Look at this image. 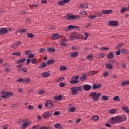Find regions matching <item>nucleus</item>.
I'll use <instances>...</instances> for the list:
<instances>
[{
  "label": "nucleus",
  "mask_w": 129,
  "mask_h": 129,
  "mask_svg": "<svg viewBox=\"0 0 129 129\" xmlns=\"http://www.w3.org/2000/svg\"><path fill=\"white\" fill-rule=\"evenodd\" d=\"M108 121L109 123H111V124H116V123H120L121 122H122L121 116L112 117L108 120Z\"/></svg>",
  "instance_id": "1"
},
{
  "label": "nucleus",
  "mask_w": 129,
  "mask_h": 129,
  "mask_svg": "<svg viewBox=\"0 0 129 129\" xmlns=\"http://www.w3.org/2000/svg\"><path fill=\"white\" fill-rule=\"evenodd\" d=\"M89 96H91L93 97L92 100L93 101H97L98 99H99V97L101 96V94L100 93H98V94L95 92H93L89 94Z\"/></svg>",
  "instance_id": "2"
},
{
  "label": "nucleus",
  "mask_w": 129,
  "mask_h": 129,
  "mask_svg": "<svg viewBox=\"0 0 129 129\" xmlns=\"http://www.w3.org/2000/svg\"><path fill=\"white\" fill-rule=\"evenodd\" d=\"M45 106L46 108H53L54 107V104L51 101H47L45 103Z\"/></svg>",
  "instance_id": "3"
},
{
  "label": "nucleus",
  "mask_w": 129,
  "mask_h": 129,
  "mask_svg": "<svg viewBox=\"0 0 129 129\" xmlns=\"http://www.w3.org/2000/svg\"><path fill=\"white\" fill-rule=\"evenodd\" d=\"M72 35L76 40L77 39H81V38H82V35L80 34V33H78L76 32H73Z\"/></svg>",
  "instance_id": "4"
},
{
  "label": "nucleus",
  "mask_w": 129,
  "mask_h": 129,
  "mask_svg": "<svg viewBox=\"0 0 129 129\" xmlns=\"http://www.w3.org/2000/svg\"><path fill=\"white\" fill-rule=\"evenodd\" d=\"M109 26H113V27H117L118 26V22L116 21H110L108 22Z\"/></svg>",
  "instance_id": "5"
},
{
  "label": "nucleus",
  "mask_w": 129,
  "mask_h": 129,
  "mask_svg": "<svg viewBox=\"0 0 129 129\" xmlns=\"http://www.w3.org/2000/svg\"><path fill=\"white\" fill-rule=\"evenodd\" d=\"M14 95V94L12 92H7V93L5 95H2L1 97L2 98H10V96H13Z\"/></svg>",
  "instance_id": "6"
},
{
  "label": "nucleus",
  "mask_w": 129,
  "mask_h": 129,
  "mask_svg": "<svg viewBox=\"0 0 129 129\" xmlns=\"http://www.w3.org/2000/svg\"><path fill=\"white\" fill-rule=\"evenodd\" d=\"M71 90L73 95H77L78 94V91L77 90V87H74L71 88Z\"/></svg>",
  "instance_id": "7"
},
{
  "label": "nucleus",
  "mask_w": 129,
  "mask_h": 129,
  "mask_svg": "<svg viewBox=\"0 0 129 129\" xmlns=\"http://www.w3.org/2000/svg\"><path fill=\"white\" fill-rule=\"evenodd\" d=\"M8 33H9V30H8L7 28H2L0 29L1 35H6V34H8Z\"/></svg>",
  "instance_id": "8"
},
{
  "label": "nucleus",
  "mask_w": 129,
  "mask_h": 129,
  "mask_svg": "<svg viewBox=\"0 0 129 129\" xmlns=\"http://www.w3.org/2000/svg\"><path fill=\"white\" fill-rule=\"evenodd\" d=\"M101 86H102V84H101V83L95 84L92 85V89L93 90L98 89V88H100Z\"/></svg>",
  "instance_id": "9"
},
{
  "label": "nucleus",
  "mask_w": 129,
  "mask_h": 129,
  "mask_svg": "<svg viewBox=\"0 0 129 129\" xmlns=\"http://www.w3.org/2000/svg\"><path fill=\"white\" fill-rule=\"evenodd\" d=\"M83 87H84V90H85V91H89V90H91V86L90 85H84Z\"/></svg>",
  "instance_id": "10"
},
{
  "label": "nucleus",
  "mask_w": 129,
  "mask_h": 129,
  "mask_svg": "<svg viewBox=\"0 0 129 129\" xmlns=\"http://www.w3.org/2000/svg\"><path fill=\"white\" fill-rule=\"evenodd\" d=\"M68 30H73L74 29H77V30H80V27L70 25L68 26Z\"/></svg>",
  "instance_id": "11"
},
{
  "label": "nucleus",
  "mask_w": 129,
  "mask_h": 129,
  "mask_svg": "<svg viewBox=\"0 0 129 129\" xmlns=\"http://www.w3.org/2000/svg\"><path fill=\"white\" fill-rule=\"evenodd\" d=\"M70 2V0H63V1H60L58 2V4L59 6H64L65 4H67Z\"/></svg>",
  "instance_id": "12"
},
{
  "label": "nucleus",
  "mask_w": 129,
  "mask_h": 129,
  "mask_svg": "<svg viewBox=\"0 0 129 129\" xmlns=\"http://www.w3.org/2000/svg\"><path fill=\"white\" fill-rule=\"evenodd\" d=\"M60 37H61V35L58 34V33H56L52 35L51 39L52 40H58V39H59Z\"/></svg>",
  "instance_id": "13"
},
{
  "label": "nucleus",
  "mask_w": 129,
  "mask_h": 129,
  "mask_svg": "<svg viewBox=\"0 0 129 129\" xmlns=\"http://www.w3.org/2000/svg\"><path fill=\"white\" fill-rule=\"evenodd\" d=\"M51 113L49 112V111H46L44 113L43 116L44 118H49V117H51Z\"/></svg>",
  "instance_id": "14"
},
{
  "label": "nucleus",
  "mask_w": 129,
  "mask_h": 129,
  "mask_svg": "<svg viewBox=\"0 0 129 129\" xmlns=\"http://www.w3.org/2000/svg\"><path fill=\"white\" fill-rule=\"evenodd\" d=\"M54 98L55 99V100H62V98H63V96L62 95V94H60L59 96H55L54 97Z\"/></svg>",
  "instance_id": "15"
},
{
  "label": "nucleus",
  "mask_w": 129,
  "mask_h": 129,
  "mask_svg": "<svg viewBox=\"0 0 129 129\" xmlns=\"http://www.w3.org/2000/svg\"><path fill=\"white\" fill-rule=\"evenodd\" d=\"M103 14H105V15H109V14H111L113 11L112 10H102Z\"/></svg>",
  "instance_id": "16"
},
{
  "label": "nucleus",
  "mask_w": 129,
  "mask_h": 129,
  "mask_svg": "<svg viewBox=\"0 0 129 129\" xmlns=\"http://www.w3.org/2000/svg\"><path fill=\"white\" fill-rule=\"evenodd\" d=\"M47 52H49V53H54V52H56V49L53 47H49L47 49Z\"/></svg>",
  "instance_id": "17"
},
{
  "label": "nucleus",
  "mask_w": 129,
  "mask_h": 129,
  "mask_svg": "<svg viewBox=\"0 0 129 129\" xmlns=\"http://www.w3.org/2000/svg\"><path fill=\"white\" fill-rule=\"evenodd\" d=\"M18 33H20V34H24V33H26L27 32L26 28H20L18 29Z\"/></svg>",
  "instance_id": "18"
},
{
  "label": "nucleus",
  "mask_w": 129,
  "mask_h": 129,
  "mask_svg": "<svg viewBox=\"0 0 129 129\" xmlns=\"http://www.w3.org/2000/svg\"><path fill=\"white\" fill-rule=\"evenodd\" d=\"M78 56V52H73L70 54V57L72 58H75Z\"/></svg>",
  "instance_id": "19"
},
{
  "label": "nucleus",
  "mask_w": 129,
  "mask_h": 129,
  "mask_svg": "<svg viewBox=\"0 0 129 129\" xmlns=\"http://www.w3.org/2000/svg\"><path fill=\"white\" fill-rule=\"evenodd\" d=\"M26 58H22L21 59H18L16 61V64H22L26 61Z\"/></svg>",
  "instance_id": "20"
},
{
  "label": "nucleus",
  "mask_w": 129,
  "mask_h": 129,
  "mask_svg": "<svg viewBox=\"0 0 129 129\" xmlns=\"http://www.w3.org/2000/svg\"><path fill=\"white\" fill-rule=\"evenodd\" d=\"M114 56L113 55V52H110L107 55V59H112Z\"/></svg>",
  "instance_id": "21"
},
{
  "label": "nucleus",
  "mask_w": 129,
  "mask_h": 129,
  "mask_svg": "<svg viewBox=\"0 0 129 129\" xmlns=\"http://www.w3.org/2000/svg\"><path fill=\"white\" fill-rule=\"evenodd\" d=\"M30 124V122H24L22 125V128L25 129Z\"/></svg>",
  "instance_id": "22"
},
{
  "label": "nucleus",
  "mask_w": 129,
  "mask_h": 129,
  "mask_svg": "<svg viewBox=\"0 0 129 129\" xmlns=\"http://www.w3.org/2000/svg\"><path fill=\"white\" fill-rule=\"evenodd\" d=\"M79 8H81V9H87V8H88V5L86 3H83L81 5Z\"/></svg>",
  "instance_id": "23"
},
{
  "label": "nucleus",
  "mask_w": 129,
  "mask_h": 129,
  "mask_svg": "<svg viewBox=\"0 0 129 129\" xmlns=\"http://www.w3.org/2000/svg\"><path fill=\"white\" fill-rule=\"evenodd\" d=\"M42 77H48V76H50V74L48 72H44L41 74Z\"/></svg>",
  "instance_id": "24"
},
{
  "label": "nucleus",
  "mask_w": 129,
  "mask_h": 129,
  "mask_svg": "<svg viewBox=\"0 0 129 129\" xmlns=\"http://www.w3.org/2000/svg\"><path fill=\"white\" fill-rule=\"evenodd\" d=\"M67 20H74L73 14H69L67 15Z\"/></svg>",
  "instance_id": "25"
},
{
  "label": "nucleus",
  "mask_w": 129,
  "mask_h": 129,
  "mask_svg": "<svg viewBox=\"0 0 129 129\" xmlns=\"http://www.w3.org/2000/svg\"><path fill=\"white\" fill-rule=\"evenodd\" d=\"M87 77V76H86V74L82 75L80 78L81 81H85L86 80Z\"/></svg>",
  "instance_id": "26"
},
{
  "label": "nucleus",
  "mask_w": 129,
  "mask_h": 129,
  "mask_svg": "<svg viewBox=\"0 0 129 129\" xmlns=\"http://www.w3.org/2000/svg\"><path fill=\"white\" fill-rule=\"evenodd\" d=\"M54 62H55V60L49 59L47 61L46 63L48 65H51L52 64H54Z\"/></svg>",
  "instance_id": "27"
},
{
  "label": "nucleus",
  "mask_w": 129,
  "mask_h": 129,
  "mask_svg": "<svg viewBox=\"0 0 129 129\" xmlns=\"http://www.w3.org/2000/svg\"><path fill=\"white\" fill-rule=\"evenodd\" d=\"M121 53L123 54H127V55L128 54H129V51L128 50L123 49L121 50Z\"/></svg>",
  "instance_id": "28"
},
{
  "label": "nucleus",
  "mask_w": 129,
  "mask_h": 129,
  "mask_svg": "<svg viewBox=\"0 0 129 129\" xmlns=\"http://www.w3.org/2000/svg\"><path fill=\"white\" fill-rule=\"evenodd\" d=\"M125 85H129V80L121 83V86L122 87H123V86H125Z\"/></svg>",
  "instance_id": "29"
},
{
  "label": "nucleus",
  "mask_w": 129,
  "mask_h": 129,
  "mask_svg": "<svg viewBox=\"0 0 129 129\" xmlns=\"http://www.w3.org/2000/svg\"><path fill=\"white\" fill-rule=\"evenodd\" d=\"M102 100H103L104 101H106L107 100H108V96L106 95H103L101 97Z\"/></svg>",
  "instance_id": "30"
},
{
  "label": "nucleus",
  "mask_w": 129,
  "mask_h": 129,
  "mask_svg": "<svg viewBox=\"0 0 129 129\" xmlns=\"http://www.w3.org/2000/svg\"><path fill=\"white\" fill-rule=\"evenodd\" d=\"M121 116V121L123 122V121H125L126 119H127V117H126V115H123Z\"/></svg>",
  "instance_id": "31"
},
{
  "label": "nucleus",
  "mask_w": 129,
  "mask_h": 129,
  "mask_svg": "<svg viewBox=\"0 0 129 129\" xmlns=\"http://www.w3.org/2000/svg\"><path fill=\"white\" fill-rule=\"evenodd\" d=\"M105 66L106 68H108L109 70H111V69H112V65L110 63H107Z\"/></svg>",
  "instance_id": "32"
},
{
  "label": "nucleus",
  "mask_w": 129,
  "mask_h": 129,
  "mask_svg": "<svg viewBox=\"0 0 129 129\" xmlns=\"http://www.w3.org/2000/svg\"><path fill=\"white\" fill-rule=\"evenodd\" d=\"M12 55H13V56H16L17 57H19L21 56V54L20 52H16L12 53Z\"/></svg>",
  "instance_id": "33"
},
{
  "label": "nucleus",
  "mask_w": 129,
  "mask_h": 129,
  "mask_svg": "<svg viewBox=\"0 0 129 129\" xmlns=\"http://www.w3.org/2000/svg\"><path fill=\"white\" fill-rule=\"evenodd\" d=\"M22 66H23V64H19L16 66V68H18L17 71L18 72H21L22 71Z\"/></svg>",
  "instance_id": "34"
},
{
  "label": "nucleus",
  "mask_w": 129,
  "mask_h": 129,
  "mask_svg": "<svg viewBox=\"0 0 129 129\" xmlns=\"http://www.w3.org/2000/svg\"><path fill=\"white\" fill-rule=\"evenodd\" d=\"M67 67H65V66H61L60 67V70L61 71H66V70H67Z\"/></svg>",
  "instance_id": "35"
},
{
  "label": "nucleus",
  "mask_w": 129,
  "mask_h": 129,
  "mask_svg": "<svg viewBox=\"0 0 129 129\" xmlns=\"http://www.w3.org/2000/svg\"><path fill=\"white\" fill-rule=\"evenodd\" d=\"M27 37H28V38H30V39L34 38V34H33L32 33H29V32L27 33Z\"/></svg>",
  "instance_id": "36"
},
{
  "label": "nucleus",
  "mask_w": 129,
  "mask_h": 129,
  "mask_svg": "<svg viewBox=\"0 0 129 129\" xmlns=\"http://www.w3.org/2000/svg\"><path fill=\"white\" fill-rule=\"evenodd\" d=\"M117 111V110L116 109H112L109 111V113H110V114L115 113V112Z\"/></svg>",
  "instance_id": "37"
},
{
  "label": "nucleus",
  "mask_w": 129,
  "mask_h": 129,
  "mask_svg": "<svg viewBox=\"0 0 129 129\" xmlns=\"http://www.w3.org/2000/svg\"><path fill=\"white\" fill-rule=\"evenodd\" d=\"M123 46H124V43L122 42V43H118L117 45V48L118 49V48H121V47H123Z\"/></svg>",
  "instance_id": "38"
},
{
  "label": "nucleus",
  "mask_w": 129,
  "mask_h": 129,
  "mask_svg": "<svg viewBox=\"0 0 129 129\" xmlns=\"http://www.w3.org/2000/svg\"><path fill=\"white\" fill-rule=\"evenodd\" d=\"M70 83H71V84H77L79 83V81L72 80L70 82Z\"/></svg>",
  "instance_id": "39"
},
{
  "label": "nucleus",
  "mask_w": 129,
  "mask_h": 129,
  "mask_svg": "<svg viewBox=\"0 0 129 129\" xmlns=\"http://www.w3.org/2000/svg\"><path fill=\"white\" fill-rule=\"evenodd\" d=\"M54 127H55V128H58V129H61V124L60 123H56L54 125Z\"/></svg>",
  "instance_id": "40"
},
{
  "label": "nucleus",
  "mask_w": 129,
  "mask_h": 129,
  "mask_svg": "<svg viewBox=\"0 0 129 129\" xmlns=\"http://www.w3.org/2000/svg\"><path fill=\"white\" fill-rule=\"evenodd\" d=\"M113 100H115V101H120V99L119 98V96H116L113 97Z\"/></svg>",
  "instance_id": "41"
},
{
  "label": "nucleus",
  "mask_w": 129,
  "mask_h": 129,
  "mask_svg": "<svg viewBox=\"0 0 129 129\" xmlns=\"http://www.w3.org/2000/svg\"><path fill=\"white\" fill-rule=\"evenodd\" d=\"M96 73H97V72H96L94 71H90V72H89V75H91L92 76L95 75V74H96Z\"/></svg>",
  "instance_id": "42"
},
{
  "label": "nucleus",
  "mask_w": 129,
  "mask_h": 129,
  "mask_svg": "<svg viewBox=\"0 0 129 129\" xmlns=\"http://www.w3.org/2000/svg\"><path fill=\"white\" fill-rule=\"evenodd\" d=\"M31 80L29 78L24 79V83H30Z\"/></svg>",
  "instance_id": "43"
},
{
  "label": "nucleus",
  "mask_w": 129,
  "mask_h": 129,
  "mask_svg": "<svg viewBox=\"0 0 129 129\" xmlns=\"http://www.w3.org/2000/svg\"><path fill=\"white\" fill-rule=\"evenodd\" d=\"M126 11H128L127 8H121V10L120 11L121 14H123L124 12H126Z\"/></svg>",
  "instance_id": "44"
},
{
  "label": "nucleus",
  "mask_w": 129,
  "mask_h": 129,
  "mask_svg": "<svg viewBox=\"0 0 129 129\" xmlns=\"http://www.w3.org/2000/svg\"><path fill=\"white\" fill-rule=\"evenodd\" d=\"M88 60H93V55L90 54L87 56Z\"/></svg>",
  "instance_id": "45"
},
{
  "label": "nucleus",
  "mask_w": 129,
  "mask_h": 129,
  "mask_svg": "<svg viewBox=\"0 0 129 129\" xmlns=\"http://www.w3.org/2000/svg\"><path fill=\"white\" fill-rule=\"evenodd\" d=\"M36 57V54L30 53L28 55V58H35Z\"/></svg>",
  "instance_id": "46"
},
{
  "label": "nucleus",
  "mask_w": 129,
  "mask_h": 129,
  "mask_svg": "<svg viewBox=\"0 0 129 129\" xmlns=\"http://www.w3.org/2000/svg\"><path fill=\"white\" fill-rule=\"evenodd\" d=\"M121 67H122V69H125L126 68V63L125 62L121 63Z\"/></svg>",
  "instance_id": "47"
},
{
  "label": "nucleus",
  "mask_w": 129,
  "mask_h": 129,
  "mask_svg": "<svg viewBox=\"0 0 129 129\" xmlns=\"http://www.w3.org/2000/svg\"><path fill=\"white\" fill-rule=\"evenodd\" d=\"M109 47H102L100 48V50L101 51H105V50H109Z\"/></svg>",
  "instance_id": "48"
},
{
  "label": "nucleus",
  "mask_w": 129,
  "mask_h": 129,
  "mask_svg": "<svg viewBox=\"0 0 129 129\" xmlns=\"http://www.w3.org/2000/svg\"><path fill=\"white\" fill-rule=\"evenodd\" d=\"M93 120L97 121L98 120V117L97 115H95L93 116L92 119Z\"/></svg>",
  "instance_id": "49"
},
{
  "label": "nucleus",
  "mask_w": 129,
  "mask_h": 129,
  "mask_svg": "<svg viewBox=\"0 0 129 129\" xmlns=\"http://www.w3.org/2000/svg\"><path fill=\"white\" fill-rule=\"evenodd\" d=\"M44 93H45V91L43 90H40L38 91V94H40V95H42Z\"/></svg>",
  "instance_id": "50"
},
{
  "label": "nucleus",
  "mask_w": 129,
  "mask_h": 129,
  "mask_svg": "<svg viewBox=\"0 0 129 129\" xmlns=\"http://www.w3.org/2000/svg\"><path fill=\"white\" fill-rule=\"evenodd\" d=\"M74 79H76V80H78V79H79V76H75L72 78V80H74Z\"/></svg>",
  "instance_id": "51"
},
{
  "label": "nucleus",
  "mask_w": 129,
  "mask_h": 129,
  "mask_svg": "<svg viewBox=\"0 0 129 129\" xmlns=\"http://www.w3.org/2000/svg\"><path fill=\"white\" fill-rule=\"evenodd\" d=\"M103 57H104V53H99V58L100 59H102V58H103Z\"/></svg>",
  "instance_id": "52"
},
{
  "label": "nucleus",
  "mask_w": 129,
  "mask_h": 129,
  "mask_svg": "<svg viewBox=\"0 0 129 129\" xmlns=\"http://www.w3.org/2000/svg\"><path fill=\"white\" fill-rule=\"evenodd\" d=\"M120 53H121V51H120V48H119L118 51L115 52V54L117 56H119Z\"/></svg>",
  "instance_id": "53"
},
{
  "label": "nucleus",
  "mask_w": 129,
  "mask_h": 129,
  "mask_svg": "<svg viewBox=\"0 0 129 129\" xmlns=\"http://www.w3.org/2000/svg\"><path fill=\"white\" fill-rule=\"evenodd\" d=\"M27 108L29 109V110H33V109H34V106L29 105L27 106Z\"/></svg>",
  "instance_id": "54"
},
{
  "label": "nucleus",
  "mask_w": 129,
  "mask_h": 129,
  "mask_svg": "<svg viewBox=\"0 0 129 129\" xmlns=\"http://www.w3.org/2000/svg\"><path fill=\"white\" fill-rule=\"evenodd\" d=\"M21 71H22V72H24L25 73H27V72H28V70H27V69L25 68H21Z\"/></svg>",
  "instance_id": "55"
},
{
  "label": "nucleus",
  "mask_w": 129,
  "mask_h": 129,
  "mask_svg": "<svg viewBox=\"0 0 129 129\" xmlns=\"http://www.w3.org/2000/svg\"><path fill=\"white\" fill-rule=\"evenodd\" d=\"M109 75V73L108 72H105L103 74V77H107Z\"/></svg>",
  "instance_id": "56"
},
{
  "label": "nucleus",
  "mask_w": 129,
  "mask_h": 129,
  "mask_svg": "<svg viewBox=\"0 0 129 129\" xmlns=\"http://www.w3.org/2000/svg\"><path fill=\"white\" fill-rule=\"evenodd\" d=\"M36 62H37V59L36 58L32 59L31 63H32V64H36Z\"/></svg>",
  "instance_id": "57"
},
{
  "label": "nucleus",
  "mask_w": 129,
  "mask_h": 129,
  "mask_svg": "<svg viewBox=\"0 0 129 129\" xmlns=\"http://www.w3.org/2000/svg\"><path fill=\"white\" fill-rule=\"evenodd\" d=\"M53 115H60V112L58 111H55L53 113Z\"/></svg>",
  "instance_id": "58"
},
{
  "label": "nucleus",
  "mask_w": 129,
  "mask_h": 129,
  "mask_svg": "<svg viewBox=\"0 0 129 129\" xmlns=\"http://www.w3.org/2000/svg\"><path fill=\"white\" fill-rule=\"evenodd\" d=\"M96 15V17H102V15H103V13L98 12V13H97Z\"/></svg>",
  "instance_id": "59"
},
{
  "label": "nucleus",
  "mask_w": 129,
  "mask_h": 129,
  "mask_svg": "<svg viewBox=\"0 0 129 129\" xmlns=\"http://www.w3.org/2000/svg\"><path fill=\"white\" fill-rule=\"evenodd\" d=\"M75 110H76V109L75 107H72L70 109V111H71V112H74Z\"/></svg>",
  "instance_id": "60"
},
{
  "label": "nucleus",
  "mask_w": 129,
  "mask_h": 129,
  "mask_svg": "<svg viewBox=\"0 0 129 129\" xmlns=\"http://www.w3.org/2000/svg\"><path fill=\"white\" fill-rule=\"evenodd\" d=\"M69 40L70 41H73V40H76L74 37L73 36H72V34L71 35V36H70L69 37Z\"/></svg>",
  "instance_id": "61"
},
{
  "label": "nucleus",
  "mask_w": 129,
  "mask_h": 129,
  "mask_svg": "<svg viewBox=\"0 0 129 129\" xmlns=\"http://www.w3.org/2000/svg\"><path fill=\"white\" fill-rule=\"evenodd\" d=\"M59 87H64V86H65V84L62 82L59 83Z\"/></svg>",
  "instance_id": "62"
},
{
  "label": "nucleus",
  "mask_w": 129,
  "mask_h": 129,
  "mask_svg": "<svg viewBox=\"0 0 129 129\" xmlns=\"http://www.w3.org/2000/svg\"><path fill=\"white\" fill-rule=\"evenodd\" d=\"M46 51V49L45 48H40L39 50L40 53H44Z\"/></svg>",
  "instance_id": "63"
},
{
  "label": "nucleus",
  "mask_w": 129,
  "mask_h": 129,
  "mask_svg": "<svg viewBox=\"0 0 129 129\" xmlns=\"http://www.w3.org/2000/svg\"><path fill=\"white\" fill-rule=\"evenodd\" d=\"M18 82H23L24 83V79L23 78H20L18 80H17Z\"/></svg>",
  "instance_id": "64"
}]
</instances>
